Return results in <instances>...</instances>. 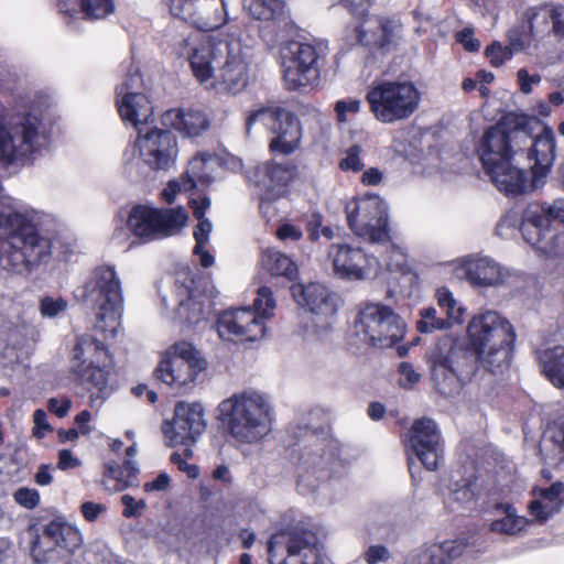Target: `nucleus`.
Segmentation results:
<instances>
[{
	"instance_id": "nucleus-11",
	"label": "nucleus",
	"mask_w": 564,
	"mask_h": 564,
	"mask_svg": "<svg viewBox=\"0 0 564 564\" xmlns=\"http://www.w3.org/2000/svg\"><path fill=\"white\" fill-rule=\"evenodd\" d=\"M268 554L270 564H323V545L317 534L301 527L272 534Z\"/></svg>"
},
{
	"instance_id": "nucleus-41",
	"label": "nucleus",
	"mask_w": 564,
	"mask_h": 564,
	"mask_svg": "<svg viewBox=\"0 0 564 564\" xmlns=\"http://www.w3.org/2000/svg\"><path fill=\"white\" fill-rule=\"evenodd\" d=\"M111 357L109 361L87 367L84 373H75L83 383L88 386L91 398L105 399L109 394L108 377L111 369Z\"/></svg>"
},
{
	"instance_id": "nucleus-23",
	"label": "nucleus",
	"mask_w": 564,
	"mask_h": 564,
	"mask_svg": "<svg viewBox=\"0 0 564 564\" xmlns=\"http://www.w3.org/2000/svg\"><path fill=\"white\" fill-rule=\"evenodd\" d=\"M248 83V62L239 43H228L225 57L218 64L208 86L217 94H236Z\"/></svg>"
},
{
	"instance_id": "nucleus-25",
	"label": "nucleus",
	"mask_w": 564,
	"mask_h": 564,
	"mask_svg": "<svg viewBox=\"0 0 564 564\" xmlns=\"http://www.w3.org/2000/svg\"><path fill=\"white\" fill-rule=\"evenodd\" d=\"M194 280L187 271L178 274L175 286L178 306L172 317L173 322L187 328H196L207 318V310L200 297L194 294Z\"/></svg>"
},
{
	"instance_id": "nucleus-17",
	"label": "nucleus",
	"mask_w": 564,
	"mask_h": 564,
	"mask_svg": "<svg viewBox=\"0 0 564 564\" xmlns=\"http://www.w3.org/2000/svg\"><path fill=\"white\" fill-rule=\"evenodd\" d=\"M305 445L301 454L297 476L299 490L305 495L314 492L319 481L327 478L326 466L335 458L333 442L321 437L316 431L305 432Z\"/></svg>"
},
{
	"instance_id": "nucleus-12",
	"label": "nucleus",
	"mask_w": 564,
	"mask_h": 564,
	"mask_svg": "<svg viewBox=\"0 0 564 564\" xmlns=\"http://www.w3.org/2000/svg\"><path fill=\"white\" fill-rule=\"evenodd\" d=\"M187 215L182 208L159 209L147 205L133 206L127 217V228L142 242L175 235L185 226Z\"/></svg>"
},
{
	"instance_id": "nucleus-43",
	"label": "nucleus",
	"mask_w": 564,
	"mask_h": 564,
	"mask_svg": "<svg viewBox=\"0 0 564 564\" xmlns=\"http://www.w3.org/2000/svg\"><path fill=\"white\" fill-rule=\"evenodd\" d=\"M261 265L271 275L292 280L297 274L296 263L280 250L268 248L261 253Z\"/></svg>"
},
{
	"instance_id": "nucleus-53",
	"label": "nucleus",
	"mask_w": 564,
	"mask_h": 564,
	"mask_svg": "<svg viewBox=\"0 0 564 564\" xmlns=\"http://www.w3.org/2000/svg\"><path fill=\"white\" fill-rule=\"evenodd\" d=\"M538 251L547 258L561 257L564 254V234H553L545 237Z\"/></svg>"
},
{
	"instance_id": "nucleus-4",
	"label": "nucleus",
	"mask_w": 564,
	"mask_h": 564,
	"mask_svg": "<svg viewBox=\"0 0 564 564\" xmlns=\"http://www.w3.org/2000/svg\"><path fill=\"white\" fill-rule=\"evenodd\" d=\"M218 410L228 433L239 443H258L272 430L271 403L258 391L235 393L223 400Z\"/></svg>"
},
{
	"instance_id": "nucleus-47",
	"label": "nucleus",
	"mask_w": 564,
	"mask_h": 564,
	"mask_svg": "<svg viewBox=\"0 0 564 564\" xmlns=\"http://www.w3.org/2000/svg\"><path fill=\"white\" fill-rule=\"evenodd\" d=\"M437 304L440 308L446 314V321L449 322V327L463 322L465 308L456 301L453 293L443 288L437 290Z\"/></svg>"
},
{
	"instance_id": "nucleus-34",
	"label": "nucleus",
	"mask_w": 564,
	"mask_h": 564,
	"mask_svg": "<svg viewBox=\"0 0 564 564\" xmlns=\"http://www.w3.org/2000/svg\"><path fill=\"white\" fill-rule=\"evenodd\" d=\"M227 6L226 0H200L192 25L202 31L221 28L228 21Z\"/></svg>"
},
{
	"instance_id": "nucleus-39",
	"label": "nucleus",
	"mask_w": 564,
	"mask_h": 564,
	"mask_svg": "<svg viewBox=\"0 0 564 564\" xmlns=\"http://www.w3.org/2000/svg\"><path fill=\"white\" fill-rule=\"evenodd\" d=\"M538 361L543 376L555 388H564V347L555 346L541 351Z\"/></svg>"
},
{
	"instance_id": "nucleus-5",
	"label": "nucleus",
	"mask_w": 564,
	"mask_h": 564,
	"mask_svg": "<svg viewBox=\"0 0 564 564\" xmlns=\"http://www.w3.org/2000/svg\"><path fill=\"white\" fill-rule=\"evenodd\" d=\"M44 140L37 116L26 110H0V162L4 166L24 163Z\"/></svg>"
},
{
	"instance_id": "nucleus-46",
	"label": "nucleus",
	"mask_w": 564,
	"mask_h": 564,
	"mask_svg": "<svg viewBox=\"0 0 564 564\" xmlns=\"http://www.w3.org/2000/svg\"><path fill=\"white\" fill-rule=\"evenodd\" d=\"M138 467L131 459L126 460L122 465L117 462H109L105 465V477L117 481L116 489L123 490L138 484Z\"/></svg>"
},
{
	"instance_id": "nucleus-9",
	"label": "nucleus",
	"mask_w": 564,
	"mask_h": 564,
	"mask_svg": "<svg viewBox=\"0 0 564 564\" xmlns=\"http://www.w3.org/2000/svg\"><path fill=\"white\" fill-rule=\"evenodd\" d=\"M253 306L254 311L243 307L221 313L216 321L219 337L232 343L261 339L265 334L264 319L271 317L275 308L272 291L260 288Z\"/></svg>"
},
{
	"instance_id": "nucleus-64",
	"label": "nucleus",
	"mask_w": 564,
	"mask_h": 564,
	"mask_svg": "<svg viewBox=\"0 0 564 564\" xmlns=\"http://www.w3.org/2000/svg\"><path fill=\"white\" fill-rule=\"evenodd\" d=\"M564 492V482L555 481L549 488L534 489V494L549 502H556Z\"/></svg>"
},
{
	"instance_id": "nucleus-44",
	"label": "nucleus",
	"mask_w": 564,
	"mask_h": 564,
	"mask_svg": "<svg viewBox=\"0 0 564 564\" xmlns=\"http://www.w3.org/2000/svg\"><path fill=\"white\" fill-rule=\"evenodd\" d=\"M289 109L276 102H268L249 112L246 119V131L250 133L251 128L260 123L270 133L274 130Z\"/></svg>"
},
{
	"instance_id": "nucleus-7",
	"label": "nucleus",
	"mask_w": 564,
	"mask_h": 564,
	"mask_svg": "<svg viewBox=\"0 0 564 564\" xmlns=\"http://www.w3.org/2000/svg\"><path fill=\"white\" fill-rule=\"evenodd\" d=\"M433 381L440 393L457 391L476 372L479 364L471 350L449 337L438 340L429 351Z\"/></svg>"
},
{
	"instance_id": "nucleus-49",
	"label": "nucleus",
	"mask_w": 564,
	"mask_h": 564,
	"mask_svg": "<svg viewBox=\"0 0 564 564\" xmlns=\"http://www.w3.org/2000/svg\"><path fill=\"white\" fill-rule=\"evenodd\" d=\"M142 86H143V83H142V78H141L139 68L135 66H132L129 68L122 83L116 87V99L120 98V97H124L127 95L134 96L137 94H142L140 91Z\"/></svg>"
},
{
	"instance_id": "nucleus-54",
	"label": "nucleus",
	"mask_w": 564,
	"mask_h": 564,
	"mask_svg": "<svg viewBox=\"0 0 564 564\" xmlns=\"http://www.w3.org/2000/svg\"><path fill=\"white\" fill-rule=\"evenodd\" d=\"M43 317L53 318L67 308V302L62 297L45 296L39 303Z\"/></svg>"
},
{
	"instance_id": "nucleus-1",
	"label": "nucleus",
	"mask_w": 564,
	"mask_h": 564,
	"mask_svg": "<svg viewBox=\"0 0 564 564\" xmlns=\"http://www.w3.org/2000/svg\"><path fill=\"white\" fill-rule=\"evenodd\" d=\"M556 143L551 129L531 137L525 128L499 122L480 139L477 153L485 173L506 195H519L544 185L555 160Z\"/></svg>"
},
{
	"instance_id": "nucleus-40",
	"label": "nucleus",
	"mask_w": 564,
	"mask_h": 564,
	"mask_svg": "<svg viewBox=\"0 0 564 564\" xmlns=\"http://www.w3.org/2000/svg\"><path fill=\"white\" fill-rule=\"evenodd\" d=\"M478 497L477 485L474 480L464 478L453 482L444 497L445 506L458 512L473 505Z\"/></svg>"
},
{
	"instance_id": "nucleus-8",
	"label": "nucleus",
	"mask_w": 564,
	"mask_h": 564,
	"mask_svg": "<svg viewBox=\"0 0 564 564\" xmlns=\"http://www.w3.org/2000/svg\"><path fill=\"white\" fill-rule=\"evenodd\" d=\"M370 112L381 123L409 119L421 102V94L412 82L377 79L367 89Z\"/></svg>"
},
{
	"instance_id": "nucleus-32",
	"label": "nucleus",
	"mask_w": 564,
	"mask_h": 564,
	"mask_svg": "<svg viewBox=\"0 0 564 564\" xmlns=\"http://www.w3.org/2000/svg\"><path fill=\"white\" fill-rule=\"evenodd\" d=\"M116 105L122 120L133 126L138 133L140 129L148 128L147 124L153 116V107L144 94L117 98Z\"/></svg>"
},
{
	"instance_id": "nucleus-50",
	"label": "nucleus",
	"mask_w": 564,
	"mask_h": 564,
	"mask_svg": "<svg viewBox=\"0 0 564 564\" xmlns=\"http://www.w3.org/2000/svg\"><path fill=\"white\" fill-rule=\"evenodd\" d=\"M531 206L539 207L540 216L546 218V223L551 226V221H558L564 225V197L555 198L553 202H533Z\"/></svg>"
},
{
	"instance_id": "nucleus-15",
	"label": "nucleus",
	"mask_w": 564,
	"mask_h": 564,
	"mask_svg": "<svg viewBox=\"0 0 564 564\" xmlns=\"http://www.w3.org/2000/svg\"><path fill=\"white\" fill-rule=\"evenodd\" d=\"M206 367V360L192 344L180 341L172 347L170 357L160 362L155 376L171 387L191 389Z\"/></svg>"
},
{
	"instance_id": "nucleus-21",
	"label": "nucleus",
	"mask_w": 564,
	"mask_h": 564,
	"mask_svg": "<svg viewBox=\"0 0 564 564\" xmlns=\"http://www.w3.org/2000/svg\"><path fill=\"white\" fill-rule=\"evenodd\" d=\"M334 272L341 279L362 281L375 275L380 263L361 248L349 245H332L328 250Z\"/></svg>"
},
{
	"instance_id": "nucleus-63",
	"label": "nucleus",
	"mask_w": 564,
	"mask_h": 564,
	"mask_svg": "<svg viewBox=\"0 0 564 564\" xmlns=\"http://www.w3.org/2000/svg\"><path fill=\"white\" fill-rule=\"evenodd\" d=\"M518 82L521 93L528 95L532 91L533 86L540 84L541 76L539 74L530 75L525 68H520L517 72Z\"/></svg>"
},
{
	"instance_id": "nucleus-20",
	"label": "nucleus",
	"mask_w": 564,
	"mask_h": 564,
	"mask_svg": "<svg viewBox=\"0 0 564 564\" xmlns=\"http://www.w3.org/2000/svg\"><path fill=\"white\" fill-rule=\"evenodd\" d=\"M408 453L415 455L429 470L438 468L443 457V445L436 423L427 417L416 420L405 436Z\"/></svg>"
},
{
	"instance_id": "nucleus-60",
	"label": "nucleus",
	"mask_w": 564,
	"mask_h": 564,
	"mask_svg": "<svg viewBox=\"0 0 564 564\" xmlns=\"http://www.w3.org/2000/svg\"><path fill=\"white\" fill-rule=\"evenodd\" d=\"M29 327L25 325H17L9 329L7 341L13 348H22L28 343Z\"/></svg>"
},
{
	"instance_id": "nucleus-19",
	"label": "nucleus",
	"mask_w": 564,
	"mask_h": 564,
	"mask_svg": "<svg viewBox=\"0 0 564 564\" xmlns=\"http://www.w3.org/2000/svg\"><path fill=\"white\" fill-rule=\"evenodd\" d=\"M134 147L141 160L153 170L174 166L178 153L175 135L158 128L140 129Z\"/></svg>"
},
{
	"instance_id": "nucleus-31",
	"label": "nucleus",
	"mask_w": 564,
	"mask_h": 564,
	"mask_svg": "<svg viewBox=\"0 0 564 564\" xmlns=\"http://www.w3.org/2000/svg\"><path fill=\"white\" fill-rule=\"evenodd\" d=\"M191 207L194 217L198 224L194 230L195 247L194 253L199 257V263L204 268H208L214 263V257L205 250V246L209 240V235L213 230L212 221L205 217L206 210L210 207V198L207 196L202 197L199 200L191 199Z\"/></svg>"
},
{
	"instance_id": "nucleus-55",
	"label": "nucleus",
	"mask_w": 564,
	"mask_h": 564,
	"mask_svg": "<svg viewBox=\"0 0 564 564\" xmlns=\"http://www.w3.org/2000/svg\"><path fill=\"white\" fill-rule=\"evenodd\" d=\"M13 499L19 506L32 510L40 503V494L36 489L21 487L14 491Z\"/></svg>"
},
{
	"instance_id": "nucleus-27",
	"label": "nucleus",
	"mask_w": 564,
	"mask_h": 564,
	"mask_svg": "<svg viewBox=\"0 0 564 564\" xmlns=\"http://www.w3.org/2000/svg\"><path fill=\"white\" fill-rule=\"evenodd\" d=\"M401 24L394 19L368 17L358 28V40L366 46L390 52L397 47Z\"/></svg>"
},
{
	"instance_id": "nucleus-59",
	"label": "nucleus",
	"mask_w": 564,
	"mask_h": 564,
	"mask_svg": "<svg viewBox=\"0 0 564 564\" xmlns=\"http://www.w3.org/2000/svg\"><path fill=\"white\" fill-rule=\"evenodd\" d=\"M543 12L544 18H550L554 34L558 37H564V7L547 8Z\"/></svg>"
},
{
	"instance_id": "nucleus-18",
	"label": "nucleus",
	"mask_w": 564,
	"mask_h": 564,
	"mask_svg": "<svg viewBox=\"0 0 564 564\" xmlns=\"http://www.w3.org/2000/svg\"><path fill=\"white\" fill-rule=\"evenodd\" d=\"M83 543L79 530L69 523L53 520L32 543V554L37 562L66 557Z\"/></svg>"
},
{
	"instance_id": "nucleus-61",
	"label": "nucleus",
	"mask_w": 564,
	"mask_h": 564,
	"mask_svg": "<svg viewBox=\"0 0 564 564\" xmlns=\"http://www.w3.org/2000/svg\"><path fill=\"white\" fill-rule=\"evenodd\" d=\"M121 503L124 507L122 514L126 518L138 517L141 513V511L147 507L144 500H135L130 495H123L121 497Z\"/></svg>"
},
{
	"instance_id": "nucleus-28",
	"label": "nucleus",
	"mask_w": 564,
	"mask_h": 564,
	"mask_svg": "<svg viewBox=\"0 0 564 564\" xmlns=\"http://www.w3.org/2000/svg\"><path fill=\"white\" fill-rule=\"evenodd\" d=\"M291 291L299 305L323 319L333 317L338 310V296L321 283L296 284Z\"/></svg>"
},
{
	"instance_id": "nucleus-36",
	"label": "nucleus",
	"mask_w": 564,
	"mask_h": 564,
	"mask_svg": "<svg viewBox=\"0 0 564 564\" xmlns=\"http://www.w3.org/2000/svg\"><path fill=\"white\" fill-rule=\"evenodd\" d=\"M465 545L458 541H445L422 549L409 564H452L460 556Z\"/></svg>"
},
{
	"instance_id": "nucleus-48",
	"label": "nucleus",
	"mask_w": 564,
	"mask_h": 564,
	"mask_svg": "<svg viewBox=\"0 0 564 564\" xmlns=\"http://www.w3.org/2000/svg\"><path fill=\"white\" fill-rule=\"evenodd\" d=\"M421 318L416 323V328L422 334L433 333L435 330H445L451 328L449 322L437 316L435 307H426L420 311Z\"/></svg>"
},
{
	"instance_id": "nucleus-42",
	"label": "nucleus",
	"mask_w": 564,
	"mask_h": 564,
	"mask_svg": "<svg viewBox=\"0 0 564 564\" xmlns=\"http://www.w3.org/2000/svg\"><path fill=\"white\" fill-rule=\"evenodd\" d=\"M209 153H198L189 162L186 172L182 175L184 191H191L199 182L202 185H209L213 182L209 163L214 160Z\"/></svg>"
},
{
	"instance_id": "nucleus-3",
	"label": "nucleus",
	"mask_w": 564,
	"mask_h": 564,
	"mask_svg": "<svg viewBox=\"0 0 564 564\" xmlns=\"http://www.w3.org/2000/svg\"><path fill=\"white\" fill-rule=\"evenodd\" d=\"M466 333L480 366L496 372L507 365L517 337L507 317L494 310H482L469 319Z\"/></svg>"
},
{
	"instance_id": "nucleus-6",
	"label": "nucleus",
	"mask_w": 564,
	"mask_h": 564,
	"mask_svg": "<svg viewBox=\"0 0 564 564\" xmlns=\"http://www.w3.org/2000/svg\"><path fill=\"white\" fill-rule=\"evenodd\" d=\"M83 297L98 308L96 329L106 337H116L123 311V294L115 267H97L85 284Z\"/></svg>"
},
{
	"instance_id": "nucleus-22",
	"label": "nucleus",
	"mask_w": 564,
	"mask_h": 564,
	"mask_svg": "<svg viewBox=\"0 0 564 564\" xmlns=\"http://www.w3.org/2000/svg\"><path fill=\"white\" fill-rule=\"evenodd\" d=\"M206 427L204 409L200 403L178 402L172 422L166 423L163 433L170 446L192 445Z\"/></svg>"
},
{
	"instance_id": "nucleus-10",
	"label": "nucleus",
	"mask_w": 564,
	"mask_h": 564,
	"mask_svg": "<svg viewBox=\"0 0 564 564\" xmlns=\"http://www.w3.org/2000/svg\"><path fill=\"white\" fill-rule=\"evenodd\" d=\"M355 333L371 347L389 348L403 339L405 323L391 307L367 303L355 319Z\"/></svg>"
},
{
	"instance_id": "nucleus-38",
	"label": "nucleus",
	"mask_w": 564,
	"mask_h": 564,
	"mask_svg": "<svg viewBox=\"0 0 564 564\" xmlns=\"http://www.w3.org/2000/svg\"><path fill=\"white\" fill-rule=\"evenodd\" d=\"M59 11L69 17L82 12L90 20L104 19L112 13L115 4L112 0H56Z\"/></svg>"
},
{
	"instance_id": "nucleus-29",
	"label": "nucleus",
	"mask_w": 564,
	"mask_h": 564,
	"mask_svg": "<svg viewBox=\"0 0 564 564\" xmlns=\"http://www.w3.org/2000/svg\"><path fill=\"white\" fill-rule=\"evenodd\" d=\"M273 138L270 140L269 149L273 153L290 155L300 147L303 137V130L299 117L288 110L281 121L272 131Z\"/></svg>"
},
{
	"instance_id": "nucleus-33",
	"label": "nucleus",
	"mask_w": 564,
	"mask_h": 564,
	"mask_svg": "<svg viewBox=\"0 0 564 564\" xmlns=\"http://www.w3.org/2000/svg\"><path fill=\"white\" fill-rule=\"evenodd\" d=\"M249 14L272 29L273 34L288 24L284 0H246Z\"/></svg>"
},
{
	"instance_id": "nucleus-2",
	"label": "nucleus",
	"mask_w": 564,
	"mask_h": 564,
	"mask_svg": "<svg viewBox=\"0 0 564 564\" xmlns=\"http://www.w3.org/2000/svg\"><path fill=\"white\" fill-rule=\"evenodd\" d=\"M0 199V268L28 274L50 259L51 241L36 231L34 213L17 209L9 196Z\"/></svg>"
},
{
	"instance_id": "nucleus-13",
	"label": "nucleus",
	"mask_w": 564,
	"mask_h": 564,
	"mask_svg": "<svg viewBox=\"0 0 564 564\" xmlns=\"http://www.w3.org/2000/svg\"><path fill=\"white\" fill-rule=\"evenodd\" d=\"M346 218L351 231L370 242L389 239L388 207L378 195H366L350 200L346 207Z\"/></svg>"
},
{
	"instance_id": "nucleus-51",
	"label": "nucleus",
	"mask_w": 564,
	"mask_h": 564,
	"mask_svg": "<svg viewBox=\"0 0 564 564\" xmlns=\"http://www.w3.org/2000/svg\"><path fill=\"white\" fill-rule=\"evenodd\" d=\"M200 0H170V13L189 24H193L196 9Z\"/></svg>"
},
{
	"instance_id": "nucleus-56",
	"label": "nucleus",
	"mask_w": 564,
	"mask_h": 564,
	"mask_svg": "<svg viewBox=\"0 0 564 564\" xmlns=\"http://www.w3.org/2000/svg\"><path fill=\"white\" fill-rule=\"evenodd\" d=\"M361 108V101L359 99L349 98L341 99L336 101L335 111L337 113V119L340 122L347 121L348 113H358Z\"/></svg>"
},
{
	"instance_id": "nucleus-57",
	"label": "nucleus",
	"mask_w": 564,
	"mask_h": 564,
	"mask_svg": "<svg viewBox=\"0 0 564 564\" xmlns=\"http://www.w3.org/2000/svg\"><path fill=\"white\" fill-rule=\"evenodd\" d=\"M486 56L492 66L499 67L511 59V53L499 43H494L486 48Z\"/></svg>"
},
{
	"instance_id": "nucleus-62",
	"label": "nucleus",
	"mask_w": 564,
	"mask_h": 564,
	"mask_svg": "<svg viewBox=\"0 0 564 564\" xmlns=\"http://www.w3.org/2000/svg\"><path fill=\"white\" fill-rule=\"evenodd\" d=\"M33 435L37 438H42L45 434L52 430L50 423L47 422V414L44 410L37 409L33 413Z\"/></svg>"
},
{
	"instance_id": "nucleus-37",
	"label": "nucleus",
	"mask_w": 564,
	"mask_h": 564,
	"mask_svg": "<svg viewBox=\"0 0 564 564\" xmlns=\"http://www.w3.org/2000/svg\"><path fill=\"white\" fill-rule=\"evenodd\" d=\"M540 210L539 207L528 204L522 213L520 227L523 239L536 251L545 237L551 234V226L546 223V218L539 215Z\"/></svg>"
},
{
	"instance_id": "nucleus-26",
	"label": "nucleus",
	"mask_w": 564,
	"mask_h": 564,
	"mask_svg": "<svg viewBox=\"0 0 564 564\" xmlns=\"http://www.w3.org/2000/svg\"><path fill=\"white\" fill-rule=\"evenodd\" d=\"M296 173L297 167L293 162L267 161L250 170L248 177L271 197H278L284 193Z\"/></svg>"
},
{
	"instance_id": "nucleus-24",
	"label": "nucleus",
	"mask_w": 564,
	"mask_h": 564,
	"mask_svg": "<svg viewBox=\"0 0 564 564\" xmlns=\"http://www.w3.org/2000/svg\"><path fill=\"white\" fill-rule=\"evenodd\" d=\"M465 279L475 289L501 286L509 278V271L488 256L471 254L457 260Z\"/></svg>"
},
{
	"instance_id": "nucleus-52",
	"label": "nucleus",
	"mask_w": 564,
	"mask_h": 564,
	"mask_svg": "<svg viewBox=\"0 0 564 564\" xmlns=\"http://www.w3.org/2000/svg\"><path fill=\"white\" fill-rule=\"evenodd\" d=\"M362 148L358 144L351 145L343 152L339 161V169L344 172L358 173L365 164L361 160Z\"/></svg>"
},
{
	"instance_id": "nucleus-58",
	"label": "nucleus",
	"mask_w": 564,
	"mask_h": 564,
	"mask_svg": "<svg viewBox=\"0 0 564 564\" xmlns=\"http://www.w3.org/2000/svg\"><path fill=\"white\" fill-rule=\"evenodd\" d=\"M399 373V384L404 389H411L421 379V375L415 371L411 364L408 362L400 364Z\"/></svg>"
},
{
	"instance_id": "nucleus-30",
	"label": "nucleus",
	"mask_w": 564,
	"mask_h": 564,
	"mask_svg": "<svg viewBox=\"0 0 564 564\" xmlns=\"http://www.w3.org/2000/svg\"><path fill=\"white\" fill-rule=\"evenodd\" d=\"M110 355L102 341L90 335L77 338L73 349L70 370L73 373H84L87 367L109 361Z\"/></svg>"
},
{
	"instance_id": "nucleus-16",
	"label": "nucleus",
	"mask_w": 564,
	"mask_h": 564,
	"mask_svg": "<svg viewBox=\"0 0 564 564\" xmlns=\"http://www.w3.org/2000/svg\"><path fill=\"white\" fill-rule=\"evenodd\" d=\"M227 44L195 33L183 39L176 45V52L187 57L194 77L207 89L218 64L225 57Z\"/></svg>"
},
{
	"instance_id": "nucleus-45",
	"label": "nucleus",
	"mask_w": 564,
	"mask_h": 564,
	"mask_svg": "<svg viewBox=\"0 0 564 564\" xmlns=\"http://www.w3.org/2000/svg\"><path fill=\"white\" fill-rule=\"evenodd\" d=\"M497 511L501 518L494 520L490 524L491 531L513 535L520 532L528 523L527 519L517 514L511 505H498Z\"/></svg>"
},
{
	"instance_id": "nucleus-35",
	"label": "nucleus",
	"mask_w": 564,
	"mask_h": 564,
	"mask_svg": "<svg viewBox=\"0 0 564 564\" xmlns=\"http://www.w3.org/2000/svg\"><path fill=\"white\" fill-rule=\"evenodd\" d=\"M165 119L171 126L186 137H197L209 127L207 116L198 109L170 110Z\"/></svg>"
},
{
	"instance_id": "nucleus-14",
	"label": "nucleus",
	"mask_w": 564,
	"mask_h": 564,
	"mask_svg": "<svg viewBox=\"0 0 564 564\" xmlns=\"http://www.w3.org/2000/svg\"><path fill=\"white\" fill-rule=\"evenodd\" d=\"M283 80L288 90H299L319 80L321 52L313 45L291 41L280 51Z\"/></svg>"
}]
</instances>
